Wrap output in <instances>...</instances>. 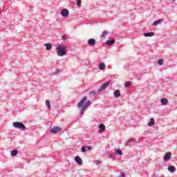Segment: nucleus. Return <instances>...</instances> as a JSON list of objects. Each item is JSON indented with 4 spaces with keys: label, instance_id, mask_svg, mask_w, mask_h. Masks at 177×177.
<instances>
[{
    "label": "nucleus",
    "instance_id": "nucleus-21",
    "mask_svg": "<svg viewBox=\"0 0 177 177\" xmlns=\"http://www.w3.org/2000/svg\"><path fill=\"white\" fill-rule=\"evenodd\" d=\"M131 85H132V82H127L124 84L125 88H129V86H131Z\"/></svg>",
    "mask_w": 177,
    "mask_h": 177
},
{
    "label": "nucleus",
    "instance_id": "nucleus-16",
    "mask_svg": "<svg viewBox=\"0 0 177 177\" xmlns=\"http://www.w3.org/2000/svg\"><path fill=\"white\" fill-rule=\"evenodd\" d=\"M162 21H163L162 19H160L158 21H155L153 22V26H158V24H161V23H162Z\"/></svg>",
    "mask_w": 177,
    "mask_h": 177
},
{
    "label": "nucleus",
    "instance_id": "nucleus-28",
    "mask_svg": "<svg viewBox=\"0 0 177 177\" xmlns=\"http://www.w3.org/2000/svg\"><path fill=\"white\" fill-rule=\"evenodd\" d=\"M90 95H96V92H95V91H90Z\"/></svg>",
    "mask_w": 177,
    "mask_h": 177
},
{
    "label": "nucleus",
    "instance_id": "nucleus-9",
    "mask_svg": "<svg viewBox=\"0 0 177 177\" xmlns=\"http://www.w3.org/2000/svg\"><path fill=\"white\" fill-rule=\"evenodd\" d=\"M91 149H92V147L91 146L83 147L82 148V153H85V151H89V150H91Z\"/></svg>",
    "mask_w": 177,
    "mask_h": 177
},
{
    "label": "nucleus",
    "instance_id": "nucleus-2",
    "mask_svg": "<svg viewBox=\"0 0 177 177\" xmlns=\"http://www.w3.org/2000/svg\"><path fill=\"white\" fill-rule=\"evenodd\" d=\"M67 51H66V46L64 45L59 46L57 48V53L58 56H64Z\"/></svg>",
    "mask_w": 177,
    "mask_h": 177
},
{
    "label": "nucleus",
    "instance_id": "nucleus-26",
    "mask_svg": "<svg viewBox=\"0 0 177 177\" xmlns=\"http://www.w3.org/2000/svg\"><path fill=\"white\" fill-rule=\"evenodd\" d=\"M158 63L159 66H162V64H164V61L162 59H159L158 60Z\"/></svg>",
    "mask_w": 177,
    "mask_h": 177
},
{
    "label": "nucleus",
    "instance_id": "nucleus-4",
    "mask_svg": "<svg viewBox=\"0 0 177 177\" xmlns=\"http://www.w3.org/2000/svg\"><path fill=\"white\" fill-rule=\"evenodd\" d=\"M50 132H52V133H58V132H62V128L55 127L51 129Z\"/></svg>",
    "mask_w": 177,
    "mask_h": 177
},
{
    "label": "nucleus",
    "instance_id": "nucleus-20",
    "mask_svg": "<svg viewBox=\"0 0 177 177\" xmlns=\"http://www.w3.org/2000/svg\"><path fill=\"white\" fill-rule=\"evenodd\" d=\"M17 150H12L11 151V156L12 157H15V156H17Z\"/></svg>",
    "mask_w": 177,
    "mask_h": 177
},
{
    "label": "nucleus",
    "instance_id": "nucleus-12",
    "mask_svg": "<svg viewBox=\"0 0 177 177\" xmlns=\"http://www.w3.org/2000/svg\"><path fill=\"white\" fill-rule=\"evenodd\" d=\"M114 96L115 97H120V96H121V92L120 91V90L115 91Z\"/></svg>",
    "mask_w": 177,
    "mask_h": 177
},
{
    "label": "nucleus",
    "instance_id": "nucleus-25",
    "mask_svg": "<svg viewBox=\"0 0 177 177\" xmlns=\"http://www.w3.org/2000/svg\"><path fill=\"white\" fill-rule=\"evenodd\" d=\"M46 106H47L48 109H50V102L49 100L46 101Z\"/></svg>",
    "mask_w": 177,
    "mask_h": 177
},
{
    "label": "nucleus",
    "instance_id": "nucleus-6",
    "mask_svg": "<svg viewBox=\"0 0 177 177\" xmlns=\"http://www.w3.org/2000/svg\"><path fill=\"white\" fill-rule=\"evenodd\" d=\"M61 15L63 17H67V16L69 15L68 10L63 9L61 12Z\"/></svg>",
    "mask_w": 177,
    "mask_h": 177
},
{
    "label": "nucleus",
    "instance_id": "nucleus-30",
    "mask_svg": "<svg viewBox=\"0 0 177 177\" xmlns=\"http://www.w3.org/2000/svg\"><path fill=\"white\" fill-rule=\"evenodd\" d=\"M118 177H125V174H120Z\"/></svg>",
    "mask_w": 177,
    "mask_h": 177
},
{
    "label": "nucleus",
    "instance_id": "nucleus-29",
    "mask_svg": "<svg viewBox=\"0 0 177 177\" xmlns=\"http://www.w3.org/2000/svg\"><path fill=\"white\" fill-rule=\"evenodd\" d=\"M62 39H67V37H66V35L62 36Z\"/></svg>",
    "mask_w": 177,
    "mask_h": 177
},
{
    "label": "nucleus",
    "instance_id": "nucleus-11",
    "mask_svg": "<svg viewBox=\"0 0 177 177\" xmlns=\"http://www.w3.org/2000/svg\"><path fill=\"white\" fill-rule=\"evenodd\" d=\"M88 44L91 46H93V45H95V44H96V40H95V39H90L88 41Z\"/></svg>",
    "mask_w": 177,
    "mask_h": 177
},
{
    "label": "nucleus",
    "instance_id": "nucleus-14",
    "mask_svg": "<svg viewBox=\"0 0 177 177\" xmlns=\"http://www.w3.org/2000/svg\"><path fill=\"white\" fill-rule=\"evenodd\" d=\"M154 32H148V33H145L144 34V37H154Z\"/></svg>",
    "mask_w": 177,
    "mask_h": 177
},
{
    "label": "nucleus",
    "instance_id": "nucleus-15",
    "mask_svg": "<svg viewBox=\"0 0 177 177\" xmlns=\"http://www.w3.org/2000/svg\"><path fill=\"white\" fill-rule=\"evenodd\" d=\"M168 171H169V172H175V171H176V168H175V167L174 166H170L168 167Z\"/></svg>",
    "mask_w": 177,
    "mask_h": 177
},
{
    "label": "nucleus",
    "instance_id": "nucleus-10",
    "mask_svg": "<svg viewBox=\"0 0 177 177\" xmlns=\"http://www.w3.org/2000/svg\"><path fill=\"white\" fill-rule=\"evenodd\" d=\"M160 103L162 106H167V104H168V100L167 98H162L160 100Z\"/></svg>",
    "mask_w": 177,
    "mask_h": 177
},
{
    "label": "nucleus",
    "instance_id": "nucleus-23",
    "mask_svg": "<svg viewBox=\"0 0 177 177\" xmlns=\"http://www.w3.org/2000/svg\"><path fill=\"white\" fill-rule=\"evenodd\" d=\"M115 42V40H108L106 41L107 45H113Z\"/></svg>",
    "mask_w": 177,
    "mask_h": 177
},
{
    "label": "nucleus",
    "instance_id": "nucleus-27",
    "mask_svg": "<svg viewBox=\"0 0 177 177\" xmlns=\"http://www.w3.org/2000/svg\"><path fill=\"white\" fill-rule=\"evenodd\" d=\"M76 4L77 6H81V0H76Z\"/></svg>",
    "mask_w": 177,
    "mask_h": 177
},
{
    "label": "nucleus",
    "instance_id": "nucleus-1",
    "mask_svg": "<svg viewBox=\"0 0 177 177\" xmlns=\"http://www.w3.org/2000/svg\"><path fill=\"white\" fill-rule=\"evenodd\" d=\"M86 99H88V97L85 96L84 97L80 102L78 103L77 104V107L80 109V113L82 114L83 113H84L86 111V109H88V107L89 106V105L91 104V101L88 100L86 102Z\"/></svg>",
    "mask_w": 177,
    "mask_h": 177
},
{
    "label": "nucleus",
    "instance_id": "nucleus-17",
    "mask_svg": "<svg viewBox=\"0 0 177 177\" xmlns=\"http://www.w3.org/2000/svg\"><path fill=\"white\" fill-rule=\"evenodd\" d=\"M99 68L101 71L104 70V68H106V64H104V63H100L99 65Z\"/></svg>",
    "mask_w": 177,
    "mask_h": 177
},
{
    "label": "nucleus",
    "instance_id": "nucleus-22",
    "mask_svg": "<svg viewBox=\"0 0 177 177\" xmlns=\"http://www.w3.org/2000/svg\"><path fill=\"white\" fill-rule=\"evenodd\" d=\"M106 35H109V32L107 31H104L103 33L101 35V38H104Z\"/></svg>",
    "mask_w": 177,
    "mask_h": 177
},
{
    "label": "nucleus",
    "instance_id": "nucleus-24",
    "mask_svg": "<svg viewBox=\"0 0 177 177\" xmlns=\"http://www.w3.org/2000/svg\"><path fill=\"white\" fill-rule=\"evenodd\" d=\"M115 153H116V154H118L119 156L122 155V151H121L120 149H115Z\"/></svg>",
    "mask_w": 177,
    "mask_h": 177
},
{
    "label": "nucleus",
    "instance_id": "nucleus-19",
    "mask_svg": "<svg viewBox=\"0 0 177 177\" xmlns=\"http://www.w3.org/2000/svg\"><path fill=\"white\" fill-rule=\"evenodd\" d=\"M154 118H151V121L148 123L149 127H153L155 124Z\"/></svg>",
    "mask_w": 177,
    "mask_h": 177
},
{
    "label": "nucleus",
    "instance_id": "nucleus-13",
    "mask_svg": "<svg viewBox=\"0 0 177 177\" xmlns=\"http://www.w3.org/2000/svg\"><path fill=\"white\" fill-rule=\"evenodd\" d=\"M99 128L100 129V132H104V131L106 130V126H104V124H100Z\"/></svg>",
    "mask_w": 177,
    "mask_h": 177
},
{
    "label": "nucleus",
    "instance_id": "nucleus-7",
    "mask_svg": "<svg viewBox=\"0 0 177 177\" xmlns=\"http://www.w3.org/2000/svg\"><path fill=\"white\" fill-rule=\"evenodd\" d=\"M75 161H76L77 164H78L79 165H82V159H81L80 156H75Z\"/></svg>",
    "mask_w": 177,
    "mask_h": 177
},
{
    "label": "nucleus",
    "instance_id": "nucleus-18",
    "mask_svg": "<svg viewBox=\"0 0 177 177\" xmlns=\"http://www.w3.org/2000/svg\"><path fill=\"white\" fill-rule=\"evenodd\" d=\"M45 46L46 48V50H50L52 49V44L49 43L46 44Z\"/></svg>",
    "mask_w": 177,
    "mask_h": 177
},
{
    "label": "nucleus",
    "instance_id": "nucleus-5",
    "mask_svg": "<svg viewBox=\"0 0 177 177\" xmlns=\"http://www.w3.org/2000/svg\"><path fill=\"white\" fill-rule=\"evenodd\" d=\"M109 85H110V82H107L106 83H104L100 88V89L98 90L99 92H102V91H103L104 89H106V88H107V86H109Z\"/></svg>",
    "mask_w": 177,
    "mask_h": 177
},
{
    "label": "nucleus",
    "instance_id": "nucleus-8",
    "mask_svg": "<svg viewBox=\"0 0 177 177\" xmlns=\"http://www.w3.org/2000/svg\"><path fill=\"white\" fill-rule=\"evenodd\" d=\"M171 160V152H167L165 155V158H164V161H168Z\"/></svg>",
    "mask_w": 177,
    "mask_h": 177
},
{
    "label": "nucleus",
    "instance_id": "nucleus-3",
    "mask_svg": "<svg viewBox=\"0 0 177 177\" xmlns=\"http://www.w3.org/2000/svg\"><path fill=\"white\" fill-rule=\"evenodd\" d=\"M14 128H19V129H26V126L20 122H15L12 124Z\"/></svg>",
    "mask_w": 177,
    "mask_h": 177
}]
</instances>
